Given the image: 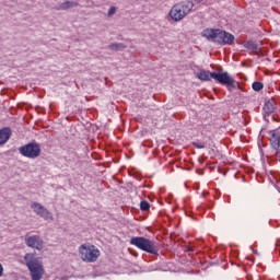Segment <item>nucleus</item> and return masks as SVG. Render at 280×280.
I'll list each match as a JSON object with an SVG mask.
<instances>
[{"instance_id":"14","label":"nucleus","mask_w":280,"mask_h":280,"mask_svg":"<svg viewBox=\"0 0 280 280\" xmlns=\"http://www.w3.org/2000/svg\"><path fill=\"white\" fill-rule=\"evenodd\" d=\"M127 48L128 46L124 43H113L108 45V49H110V51H124V49Z\"/></svg>"},{"instance_id":"15","label":"nucleus","mask_w":280,"mask_h":280,"mask_svg":"<svg viewBox=\"0 0 280 280\" xmlns=\"http://www.w3.org/2000/svg\"><path fill=\"white\" fill-rule=\"evenodd\" d=\"M244 47L246 49H249V51H254L255 54H257V51H259V45H257V43H255V42H246L244 44Z\"/></svg>"},{"instance_id":"10","label":"nucleus","mask_w":280,"mask_h":280,"mask_svg":"<svg viewBox=\"0 0 280 280\" xmlns=\"http://www.w3.org/2000/svg\"><path fill=\"white\" fill-rule=\"evenodd\" d=\"M12 137V129L10 127H3L0 129V145H5L7 141H10Z\"/></svg>"},{"instance_id":"9","label":"nucleus","mask_w":280,"mask_h":280,"mask_svg":"<svg viewBox=\"0 0 280 280\" xmlns=\"http://www.w3.org/2000/svg\"><path fill=\"white\" fill-rule=\"evenodd\" d=\"M25 244L28 248H36V250H43L44 242L40 240V236L33 235L25 237Z\"/></svg>"},{"instance_id":"20","label":"nucleus","mask_w":280,"mask_h":280,"mask_svg":"<svg viewBox=\"0 0 280 280\" xmlns=\"http://www.w3.org/2000/svg\"><path fill=\"white\" fill-rule=\"evenodd\" d=\"M0 277H3V265L0 264Z\"/></svg>"},{"instance_id":"1","label":"nucleus","mask_w":280,"mask_h":280,"mask_svg":"<svg viewBox=\"0 0 280 280\" xmlns=\"http://www.w3.org/2000/svg\"><path fill=\"white\" fill-rule=\"evenodd\" d=\"M197 78L198 80H201V82H211V80H215V82L226 86L230 91L240 86V82L235 81L233 75L229 72H211L209 70H201L197 73Z\"/></svg>"},{"instance_id":"3","label":"nucleus","mask_w":280,"mask_h":280,"mask_svg":"<svg viewBox=\"0 0 280 280\" xmlns=\"http://www.w3.org/2000/svg\"><path fill=\"white\" fill-rule=\"evenodd\" d=\"M24 261L26 264L32 280L43 279V276L45 275V268L43 267V264H40V261L38 260V257H36V254H25Z\"/></svg>"},{"instance_id":"2","label":"nucleus","mask_w":280,"mask_h":280,"mask_svg":"<svg viewBox=\"0 0 280 280\" xmlns=\"http://www.w3.org/2000/svg\"><path fill=\"white\" fill-rule=\"evenodd\" d=\"M201 36L207 38L209 43L214 45H233L235 43V36L226 31L220 28H206L202 31Z\"/></svg>"},{"instance_id":"11","label":"nucleus","mask_w":280,"mask_h":280,"mask_svg":"<svg viewBox=\"0 0 280 280\" xmlns=\"http://www.w3.org/2000/svg\"><path fill=\"white\" fill-rule=\"evenodd\" d=\"M79 5L80 3L75 1L66 0L65 2L57 4L55 10H72V8H78Z\"/></svg>"},{"instance_id":"8","label":"nucleus","mask_w":280,"mask_h":280,"mask_svg":"<svg viewBox=\"0 0 280 280\" xmlns=\"http://www.w3.org/2000/svg\"><path fill=\"white\" fill-rule=\"evenodd\" d=\"M32 211L38 215V218H43V220H54V214L47 210L40 202H32L31 203Z\"/></svg>"},{"instance_id":"4","label":"nucleus","mask_w":280,"mask_h":280,"mask_svg":"<svg viewBox=\"0 0 280 280\" xmlns=\"http://www.w3.org/2000/svg\"><path fill=\"white\" fill-rule=\"evenodd\" d=\"M194 5L195 4L189 0L178 2L171 8L168 16L172 19V21L178 23L179 21H183L185 16L191 13Z\"/></svg>"},{"instance_id":"17","label":"nucleus","mask_w":280,"mask_h":280,"mask_svg":"<svg viewBox=\"0 0 280 280\" xmlns=\"http://www.w3.org/2000/svg\"><path fill=\"white\" fill-rule=\"evenodd\" d=\"M140 209H141V211H150V202L141 201L140 202Z\"/></svg>"},{"instance_id":"23","label":"nucleus","mask_w":280,"mask_h":280,"mask_svg":"<svg viewBox=\"0 0 280 280\" xmlns=\"http://www.w3.org/2000/svg\"><path fill=\"white\" fill-rule=\"evenodd\" d=\"M203 196H207V192H203Z\"/></svg>"},{"instance_id":"13","label":"nucleus","mask_w":280,"mask_h":280,"mask_svg":"<svg viewBox=\"0 0 280 280\" xmlns=\"http://www.w3.org/2000/svg\"><path fill=\"white\" fill-rule=\"evenodd\" d=\"M276 108H277V105L275 104V101H267L265 102L262 110L266 115H272Z\"/></svg>"},{"instance_id":"19","label":"nucleus","mask_w":280,"mask_h":280,"mask_svg":"<svg viewBox=\"0 0 280 280\" xmlns=\"http://www.w3.org/2000/svg\"><path fill=\"white\" fill-rule=\"evenodd\" d=\"M194 148H197L198 150L205 149V143L201 142H192Z\"/></svg>"},{"instance_id":"18","label":"nucleus","mask_w":280,"mask_h":280,"mask_svg":"<svg viewBox=\"0 0 280 280\" xmlns=\"http://www.w3.org/2000/svg\"><path fill=\"white\" fill-rule=\"evenodd\" d=\"M117 12V8L115 7H110L108 12H107V16L110 19V16H114V14Z\"/></svg>"},{"instance_id":"22","label":"nucleus","mask_w":280,"mask_h":280,"mask_svg":"<svg viewBox=\"0 0 280 280\" xmlns=\"http://www.w3.org/2000/svg\"><path fill=\"white\" fill-rule=\"evenodd\" d=\"M61 280H67V278L62 277Z\"/></svg>"},{"instance_id":"7","label":"nucleus","mask_w":280,"mask_h":280,"mask_svg":"<svg viewBox=\"0 0 280 280\" xmlns=\"http://www.w3.org/2000/svg\"><path fill=\"white\" fill-rule=\"evenodd\" d=\"M19 153L26 159H38V156H40V144L33 140L20 147Z\"/></svg>"},{"instance_id":"24","label":"nucleus","mask_w":280,"mask_h":280,"mask_svg":"<svg viewBox=\"0 0 280 280\" xmlns=\"http://www.w3.org/2000/svg\"><path fill=\"white\" fill-rule=\"evenodd\" d=\"M279 156H280V152H278Z\"/></svg>"},{"instance_id":"6","label":"nucleus","mask_w":280,"mask_h":280,"mask_svg":"<svg viewBox=\"0 0 280 280\" xmlns=\"http://www.w3.org/2000/svg\"><path fill=\"white\" fill-rule=\"evenodd\" d=\"M79 253L81 259L89 264L97 261V257H100V249H97L95 245H81L79 247Z\"/></svg>"},{"instance_id":"12","label":"nucleus","mask_w":280,"mask_h":280,"mask_svg":"<svg viewBox=\"0 0 280 280\" xmlns=\"http://www.w3.org/2000/svg\"><path fill=\"white\" fill-rule=\"evenodd\" d=\"M270 145L273 150H279L280 148V132L275 130L271 132Z\"/></svg>"},{"instance_id":"5","label":"nucleus","mask_w":280,"mask_h":280,"mask_svg":"<svg viewBox=\"0 0 280 280\" xmlns=\"http://www.w3.org/2000/svg\"><path fill=\"white\" fill-rule=\"evenodd\" d=\"M129 244H131V246H136V248H139V250L150 253V255H159V245L154 241L143 236L131 237Z\"/></svg>"},{"instance_id":"16","label":"nucleus","mask_w":280,"mask_h":280,"mask_svg":"<svg viewBox=\"0 0 280 280\" xmlns=\"http://www.w3.org/2000/svg\"><path fill=\"white\" fill-rule=\"evenodd\" d=\"M252 89H253V91L259 92V91H261L264 89V83H261L259 81H255L252 84Z\"/></svg>"},{"instance_id":"21","label":"nucleus","mask_w":280,"mask_h":280,"mask_svg":"<svg viewBox=\"0 0 280 280\" xmlns=\"http://www.w3.org/2000/svg\"><path fill=\"white\" fill-rule=\"evenodd\" d=\"M205 0H191L192 3H202Z\"/></svg>"}]
</instances>
